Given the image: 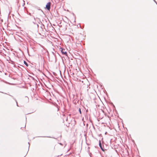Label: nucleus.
Returning <instances> with one entry per match:
<instances>
[{
    "mask_svg": "<svg viewBox=\"0 0 157 157\" xmlns=\"http://www.w3.org/2000/svg\"><path fill=\"white\" fill-rule=\"evenodd\" d=\"M99 146H100V147L101 148V149H102V147H101V143L100 140L99 141Z\"/></svg>",
    "mask_w": 157,
    "mask_h": 157,
    "instance_id": "7ed1b4c3",
    "label": "nucleus"
},
{
    "mask_svg": "<svg viewBox=\"0 0 157 157\" xmlns=\"http://www.w3.org/2000/svg\"><path fill=\"white\" fill-rule=\"evenodd\" d=\"M61 51L63 54L65 55H67V52H66V51L65 49H64L63 48H61Z\"/></svg>",
    "mask_w": 157,
    "mask_h": 157,
    "instance_id": "f03ea898",
    "label": "nucleus"
},
{
    "mask_svg": "<svg viewBox=\"0 0 157 157\" xmlns=\"http://www.w3.org/2000/svg\"><path fill=\"white\" fill-rule=\"evenodd\" d=\"M24 64L27 66H28V64H27V62L25 61H24Z\"/></svg>",
    "mask_w": 157,
    "mask_h": 157,
    "instance_id": "20e7f679",
    "label": "nucleus"
},
{
    "mask_svg": "<svg viewBox=\"0 0 157 157\" xmlns=\"http://www.w3.org/2000/svg\"><path fill=\"white\" fill-rule=\"evenodd\" d=\"M51 3L50 2H48L46 6V8L48 10H49L50 8Z\"/></svg>",
    "mask_w": 157,
    "mask_h": 157,
    "instance_id": "f257e3e1",
    "label": "nucleus"
},
{
    "mask_svg": "<svg viewBox=\"0 0 157 157\" xmlns=\"http://www.w3.org/2000/svg\"><path fill=\"white\" fill-rule=\"evenodd\" d=\"M79 112H80V114H81V109L80 108H79Z\"/></svg>",
    "mask_w": 157,
    "mask_h": 157,
    "instance_id": "39448f33",
    "label": "nucleus"
}]
</instances>
